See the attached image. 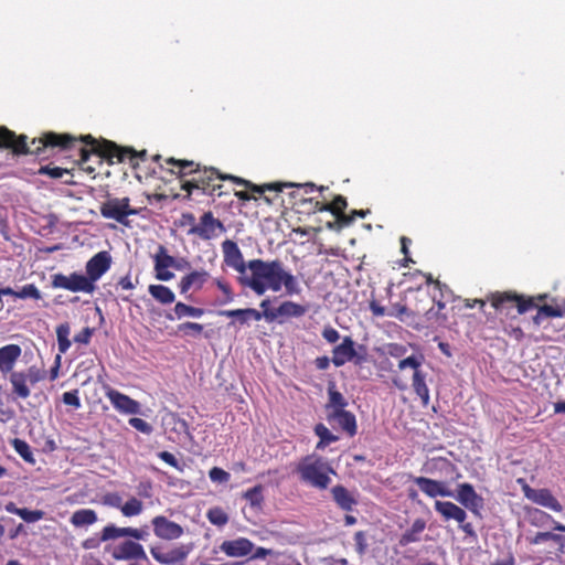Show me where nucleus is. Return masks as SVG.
Returning <instances> with one entry per match:
<instances>
[{"mask_svg":"<svg viewBox=\"0 0 565 565\" xmlns=\"http://www.w3.org/2000/svg\"><path fill=\"white\" fill-rule=\"evenodd\" d=\"M25 135L17 136L14 131L4 126H0V149H8L15 156L35 154L44 156L47 150L70 151L78 147L79 160L78 164L82 170L93 173L95 167L89 164L92 157L96 158V162L102 164V160L106 159L110 162L117 159L118 162L128 161L132 167L137 166V160H145L147 151H137L131 147H120L114 141H97L93 136L86 135L76 138L71 134H57L54 131H45L38 138L31 140L30 146L26 142Z\"/></svg>","mask_w":565,"mask_h":565,"instance_id":"obj_1","label":"nucleus"},{"mask_svg":"<svg viewBox=\"0 0 565 565\" xmlns=\"http://www.w3.org/2000/svg\"><path fill=\"white\" fill-rule=\"evenodd\" d=\"M250 270L252 276L246 281V287L258 296L264 295L267 290L278 292L282 287L289 296L301 292L297 277L285 268L280 259H253Z\"/></svg>","mask_w":565,"mask_h":565,"instance_id":"obj_2","label":"nucleus"},{"mask_svg":"<svg viewBox=\"0 0 565 565\" xmlns=\"http://www.w3.org/2000/svg\"><path fill=\"white\" fill-rule=\"evenodd\" d=\"M166 164L172 168L168 171L171 174H177L180 179L185 175H192L190 180L182 181L181 189L188 193V196L194 191L199 190L206 195L222 196V184L217 183L223 181L220 173L215 168H200L199 163L191 160H181L174 158L166 159Z\"/></svg>","mask_w":565,"mask_h":565,"instance_id":"obj_3","label":"nucleus"},{"mask_svg":"<svg viewBox=\"0 0 565 565\" xmlns=\"http://www.w3.org/2000/svg\"><path fill=\"white\" fill-rule=\"evenodd\" d=\"M425 355L422 352L413 353L397 363L399 374L392 377V384L399 391H406L409 385L416 396L420 399L423 407L430 403V391L428 382L430 381L428 372L424 369Z\"/></svg>","mask_w":565,"mask_h":565,"instance_id":"obj_4","label":"nucleus"},{"mask_svg":"<svg viewBox=\"0 0 565 565\" xmlns=\"http://www.w3.org/2000/svg\"><path fill=\"white\" fill-rule=\"evenodd\" d=\"M295 472L301 482L319 490H326L331 483L330 475L335 473L326 459L315 454L301 458Z\"/></svg>","mask_w":565,"mask_h":565,"instance_id":"obj_5","label":"nucleus"},{"mask_svg":"<svg viewBox=\"0 0 565 565\" xmlns=\"http://www.w3.org/2000/svg\"><path fill=\"white\" fill-rule=\"evenodd\" d=\"M148 531L146 527L118 526L115 523L105 525L99 534L83 541L82 546L85 550H96L102 543H109L119 537H132L135 540H146Z\"/></svg>","mask_w":565,"mask_h":565,"instance_id":"obj_6","label":"nucleus"},{"mask_svg":"<svg viewBox=\"0 0 565 565\" xmlns=\"http://www.w3.org/2000/svg\"><path fill=\"white\" fill-rule=\"evenodd\" d=\"M488 302L499 312L509 313L512 308H516L519 315H523L536 307L533 297L519 295L515 291H494L487 295Z\"/></svg>","mask_w":565,"mask_h":565,"instance_id":"obj_7","label":"nucleus"},{"mask_svg":"<svg viewBox=\"0 0 565 565\" xmlns=\"http://www.w3.org/2000/svg\"><path fill=\"white\" fill-rule=\"evenodd\" d=\"M222 252L225 264L239 274L237 280L243 287H246V281L250 279L252 276L250 265L253 259L246 263L238 245L231 239H226L222 243Z\"/></svg>","mask_w":565,"mask_h":565,"instance_id":"obj_8","label":"nucleus"},{"mask_svg":"<svg viewBox=\"0 0 565 565\" xmlns=\"http://www.w3.org/2000/svg\"><path fill=\"white\" fill-rule=\"evenodd\" d=\"M117 544H108L105 547L115 561H147V554L143 546L139 543L140 540L132 537H121Z\"/></svg>","mask_w":565,"mask_h":565,"instance_id":"obj_9","label":"nucleus"},{"mask_svg":"<svg viewBox=\"0 0 565 565\" xmlns=\"http://www.w3.org/2000/svg\"><path fill=\"white\" fill-rule=\"evenodd\" d=\"M360 350L363 351V353L355 350V342L351 337H344L342 342L333 348L331 361L338 367L350 361L360 365L366 361L365 348L360 345Z\"/></svg>","mask_w":565,"mask_h":565,"instance_id":"obj_10","label":"nucleus"},{"mask_svg":"<svg viewBox=\"0 0 565 565\" xmlns=\"http://www.w3.org/2000/svg\"><path fill=\"white\" fill-rule=\"evenodd\" d=\"M51 285L53 288H61L72 292H86L92 294L95 290V285L85 275L72 273L66 276L62 273L52 276Z\"/></svg>","mask_w":565,"mask_h":565,"instance_id":"obj_11","label":"nucleus"},{"mask_svg":"<svg viewBox=\"0 0 565 565\" xmlns=\"http://www.w3.org/2000/svg\"><path fill=\"white\" fill-rule=\"evenodd\" d=\"M225 231L226 227L224 224L218 218L214 217L211 211H207L202 214L198 224L191 226L188 234L196 235L203 241H210L225 233Z\"/></svg>","mask_w":565,"mask_h":565,"instance_id":"obj_12","label":"nucleus"},{"mask_svg":"<svg viewBox=\"0 0 565 565\" xmlns=\"http://www.w3.org/2000/svg\"><path fill=\"white\" fill-rule=\"evenodd\" d=\"M100 214L105 218L115 220L120 224H127V217L137 214V211L130 207L129 198L109 199L100 205Z\"/></svg>","mask_w":565,"mask_h":565,"instance_id":"obj_13","label":"nucleus"},{"mask_svg":"<svg viewBox=\"0 0 565 565\" xmlns=\"http://www.w3.org/2000/svg\"><path fill=\"white\" fill-rule=\"evenodd\" d=\"M307 312V307L291 300L282 301L274 311H265V320L268 323L278 322L282 323L287 319L300 318Z\"/></svg>","mask_w":565,"mask_h":565,"instance_id":"obj_14","label":"nucleus"},{"mask_svg":"<svg viewBox=\"0 0 565 565\" xmlns=\"http://www.w3.org/2000/svg\"><path fill=\"white\" fill-rule=\"evenodd\" d=\"M522 491L524 493V497L532 501L533 503L547 508L554 512L563 511V505L553 495L550 489H534L531 488L527 483H524L522 487Z\"/></svg>","mask_w":565,"mask_h":565,"instance_id":"obj_15","label":"nucleus"},{"mask_svg":"<svg viewBox=\"0 0 565 565\" xmlns=\"http://www.w3.org/2000/svg\"><path fill=\"white\" fill-rule=\"evenodd\" d=\"M189 548L185 545L173 547L152 546L150 547L151 556L160 564L174 565L183 562L188 554Z\"/></svg>","mask_w":565,"mask_h":565,"instance_id":"obj_16","label":"nucleus"},{"mask_svg":"<svg viewBox=\"0 0 565 565\" xmlns=\"http://www.w3.org/2000/svg\"><path fill=\"white\" fill-rule=\"evenodd\" d=\"M153 533L157 537L166 541L177 540L182 536L183 529L180 524L163 515H157L151 520Z\"/></svg>","mask_w":565,"mask_h":565,"instance_id":"obj_17","label":"nucleus"},{"mask_svg":"<svg viewBox=\"0 0 565 565\" xmlns=\"http://www.w3.org/2000/svg\"><path fill=\"white\" fill-rule=\"evenodd\" d=\"M309 202L315 204L316 211L331 212L337 217V221L342 225H350L353 222V216H348L344 213V210L348 206V202H347V199L342 195L334 196L332 202L329 204H324L319 201L313 202L312 199H310Z\"/></svg>","mask_w":565,"mask_h":565,"instance_id":"obj_18","label":"nucleus"},{"mask_svg":"<svg viewBox=\"0 0 565 565\" xmlns=\"http://www.w3.org/2000/svg\"><path fill=\"white\" fill-rule=\"evenodd\" d=\"M110 265L111 256L106 250L98 252L86 263V277L92 285H95V281L110 268Z\"/></svg>","mask_w":565,"mask_h":565,"instance_id":"obj_19","label":"nucleus"},{"mask_svg":"<svg viewBox=\"0 0 565 565\" xmlns=\"http://www.w3.org/2000/svg\"><path fill=\"white\" fill-rule=\"evenodd\" d=\"M457 500L476 515H480L483 507V499L479 495L472 484L460 483L457 487Z\"/></svg>","mask_w":565,"mask_h":565,"instance_id":"obj_20","label":"nucleus"},{"mask_svg":"<svg viewBox=\"0 0 565 565\" xmlns=\"http://www.w3.org/2000/svg\"><path fill=\"white\" fill-rule=\"evenodd\" d=\"M106 397L109 399L115 409L121 414L136 415L140 413V404L130 396L114 390L106 391Z\"/></svg>","mask_w":565,"mask_h":565,"instance_id":"obj_21","label":"nucleus"},{"mask_svg":"<svg viewBox=\"0 0 565 565\" xmlns=\"http://www.w3.org/2000/svg\"><path fill=\"white\" fill-rule=\"evenodd\" d=\"M434 306L431 297L424 294L420 298H417L413 310L416 315H424L428 322L437 326H444L447 321V315L438 309L434 311Z\"/></svg>","mask_w":565,"mask_h":565,"instance_id":"obj_22","label":"nucleus"},{"mask_svg":"<svg viewBox=\"0 0 565 565\" xmlns=\"http://www.w3.org/2000/svg\"><path fill=\"white\" fill-rule=\"evenodd\" d=\"M327 420L332 427L343 430L349 437H354L358 433L355 415L349 411L329 412Z\"/></svg>","mask_w":565,"mask_h":565,"instance_id":"obj_23","label":"nucleus"},{"mask_svg":"<svg viewBox=\"0 0 565 565\" xmlns=\"http://www.w3.org/2000/svg\"><path fill=\"white\" fill-rule=\"evenodd\" d=\"M174 257L168 254V249L163 245H159L153 255L156 278L162 281H169L174 274L169 270L174 265Z\"/></svg>","mask_w":565,"mask_h":565,"instance_id":"obj_24","label":"nucleus"},{"mask_svg":"<svg viewBox=\"0 0 565 565\" xmlns=\"http://www.w3.org/2000/svg\"><path fill=\"white\" fill-rule=\"evenodd\" d=\"M210 277V273L203 268L189 271L181 277L178 284L180 294L186 295L190 290H201Z\"/></svg>","mask_w":565,"mask_h":565,"instance_id":"obj_25","label":"nucleus"},{"mask_svg":"<svg viewBox=\"0 0 565 565\" xmlns=\"http://www.w3.org/2000/svg\"><path fill=\"white\" fill-rule=\"evenodd\" d=\"M218 315L233 318V320L228 323L230 327H235L236 323L244 326L247 324L250 320L259 321L265 319V312H260L254 308L221 310L218 311Z\"/></svg>","mask_w":565,"mask_h":565,"instance_id":"obj_26","label":"nucleus"},{"mask_svg":"<svg viewBox=\"0 0 565 565\" xmlns=\"http://www.w3.org/2000/svg\"><path fill=\"white\" fill-rule=\"evenodd\" d=\"M220 548L230 557H243L253 552L254 544L248 539L239 537L236 540L224 541Z\"/></svg>","mask_w":565,"mask_h":565,"instance_id":"obj_27","label":"nucleus"},{"mask_svg":"<svg viewBox=\"0 0 565 565\" xmlns=\"http://www.w3.org/2000/svg\"><path fill=\"white\" fill-rule=\"evenodd\" d=\"M413 481L428 497H449L451 492L446 488L445 483L426 477H413Z\"/></svg>","mask_w":565,"mask_h":565,"instance_id":"obj_28","label":"nucleus"},{"mask_svg":"<svg viewBox=\"0 0 565 565\" xmlns=\"http://www.w3.org/2000/svg\"><path fill=\"white\" fill-rule=\"evenodd\" d=\"M22 350L18 344H7L0 348V371L3 374L13 372L14 364L21 356Z\"/></svg>","mask_w":565,"mask_h":565,"instance_id":"obj_29","label":"nucleus"},{"mask_svg":"<svg viewBox=\"0 0 565 565\" xmlns=\"http://www.w3.org/2000/svg\"><path fill=\"white\" fill-rule=\"evenodd\" d=\"M435 510L441 514V516L448 520H455L458 523H462L467 519L466 511L459 505L450 501H436Z\"/></svg>","mask_w":565,"mask_h":565,"instance_id":"obj_30","label":"nucleus"},{"mask_svg":"<svg viewBox=\"0 0 565 565\" xmlns=\"http://www.w3.org/2000/svg\"><path fill=\"white\" fill-rule=\"evenodd\" d=\"M335 504L345 512H351L358 504L356 498L344 486L337 484L331 489Z\"/></svg>","mask_w":565,"mask_h":565,"instance_id":"obj_31","label":"nucleus"},{"mask_svg":"<svg viewBox=\"0 0 565 565\" xmlns=\"http://www.w3.org/2000/svg\"><path fill=\"white\" fill-rule=\"evenodd\" d=\"M9 381L11 383V393L14 398L26 399L31 395V391L28 386V375L23 371H13L10 373Z\"/></svg>","mask_w":565,"mask_h":565,"instance_id":"obj_32","label":"nucleus"},{"mask_svg":"<svg viewBox=\"0 0 565 565\" xmlns=\"http://www.w3.org/2000/svg\"><path fill=\"white\" fill-rule=\"evenodd\" d=\"M426 521L424 519H416L409 529H407L399 537V545L406 546L412 543L420 541V535L426 529Z\"/></svg>","mask_w":565,"mask_h":565,"instance_id":"obj_33","label":"nucleus"},{"mask_svg":"<svg viewBox=\"0 0 565 565\" xmlns=\"http://www.w3.org/2000/svg\"><path fill=\"white\" fill-rule=\"evenodd\" d=\"M347 406V398L337 390L334 383H330L328 385V403L326 405L327 413L344 411Z\"/></svg>","mask_w":565,"mask_h":565,"instance_id":"obj_34","label":"nucleus"},{"mask_svg":"<svg viewBox=\"0 0 565 565\" xmlns=\"http://www.w3.org/2000/svg\"><path fill=\"white\" fill-rule=\"evenodd\" d=\"M98 516L93 509H79L73 512L70 522L74 527H84L95 524Z\"/></svg>","mask_w":565,"mask_h":565,"instance_id":"obj_35","label":"nucleus"},{"mask_svg":"<svg viewBox=\"0 0 565 565\" xmlns=\"http://www.w3.org/2000/svg\"><path fill=\"white\" fill-rule=\"evenodd\" d=\"M527 541L532 545H537L543 542L553 541L557 544V552L564 553L565 550V535L556 534L553 532H537L534 536L527 537Z\"/></svg>","mask_w":565,"mask_h":565,"instance_id":"obj_36","label":"nucleus"},{"mask_svg":"<svg viewBox=\"0 0 565 565\" xmlns=\"http://www.w3.org/2000/svg\"><path fill=\"white\" fill-rule=\"evenodd\" d=\"M452 291L446 285L441 284L439 280L435 282V292L431 296L433 305H436L438 310L443 312L445 309L446 302L452 299Z\"/></svg>","mask_w":565,"mask_h":565,"instance_id":"obj_37","label":"nucleus"},{"mask_svg":"<svg viewBox=\"0 0 565 565\" xmlns=\"http://www.w3.org/2000/svg\"><path fill=\"white\" fill-rule=\"evenodd\" d=\"M534 309H537L536 315L534 316L533 320L536 324H541L542 320L545 318H562L565 317V305L563 303V307H553L550 305H543L540 306L536 303V307Z\"/></svg>","mask_w":565,"mask_h":565,"instance_id":"obj_38","label":"nucleus"},{"mask_svg":"<svg viewBox=\"0 0 565 565\" xmlns=\"http://www.w3.org/2000/svg\"><path fill=\"white\" fill-rule=\"evenodd\" d=\"M148 291L161 305H170L175 299L174 292L164 285H150Z\"/></svg>","mask_w":565,"mask_h":565,"instance_id":"obj_39","label":"nucleus"},{"mask_svg":"<svg viewBox=\"0 0 565 565\" xmlns=\"http://www.w3.org/2000/svg\"><path fill=\"white\" fill-rule=\"evenodd\" d=\"M71 327L68 322L61 323L56 327V338L60 353L64 354L72 345L70 340Z\"/></svg>","mask_w":565,"mask_h":565,"instance_id":"obj_40","label":"nucleus"},{"mask_svg":"<svg viewBox=\"0 0 565 565\" xmlns=\"http://www.w3.org/2000/svg\"><path fill=\"white\" fill-rule=\"evenodd\" d=\"M213 284L220 289L223 298L217 301L218 305H227L234 301L235 294L231 284L223 277H217L213 280Z\"/></svg>","mask_w":565,"mask_h":565,"instance_id":"obj_41","label":"nucleus"},{"mask_svg":"<svg viewBox=\"0 0 565 565\" xmlns=\"http://www.w3.org/2000/svg\"><path fill=\"white\" fill-rule=\"evenodd\" d=\"M315 434L320 438L318 441L316 448L317 449H323L326 446L335 443L339 440V437L333 435L328 427H326L323 424H317L315 426Z\"/></svg>","mask_w":565,"mask_h":565,"instance_id":"obj_42","label":"nucleus"},{"mask_svg":"<svg viewBox=\"0 0 565 565\" xmlns=\"http://www.w3.org/2000/svg\"><path fill=\"white\" fill-rule=\"evenodd\" d=\"M11 446L24 461L29 463H34L35 459L33 452L31 450L30 445L25 440L14 438L11 440Z\"/></svg>","mask_w":565,"mask_h":565,"instance_id":"obj_43","label":"nucleus"},{"mask_svg":"<svg viewBox=\"0 0 565 565\" xmlns=\"http://www.w3.org/2000/svg\"><path fill=\"white\" fill-rule=\"evenodd\" d=\"M173 311L178 319H182L184 317L200 318L204 315V310L202 308L189 306L181 301L175 303Z\"/></svg>","mask_w":565,"mask_h":565,"instance_id":"obj_44","label":"nucleus"},{"mask_svg":"<svg viewBox=\"0 0 565 565\" xmlns=\"http://www.w3.org/2000/svg\"><path fill=\"white\" fill-rule=\"evenodd\" d=\"M143 511V503L136 497H130L121 508V514L126 518L140 515Z\"/></svg>","mask_w":565,"mask_h":565,"instance_id":"obj_45","label":"nucleus"},{"mask_svg":"<svg viewBox=\"0 0 565 565\" xmlns=\"http://www.w3.org/2000/svg\"><path fill=\"white\" fill-rule=\"evenodd\" d=\"M263 491H264L263 486L257 484V486L246 490L242 494V497L250 504V507L259 508L264 502Z\"/></svg>","mask_w":565,"mask_h":565,"instance_id":"obj_46","label":"nucleus"},{"mask_svg":"<svg viewBox=\"0 0 565 565\" xmlns=\"http://www.w3.org/2000/svg\"><path fill=\"white\" fill-rule=\"evenodd\" d=\"M287 186V184L274 182V183H264V184H255L249 181V184L246 189L250 190L254 193H257L259 195L264 194L266 191H275V192H281L282 189Z\"/></svg>","mask_w":565,"mask_h":565,"instance_id":"obj_47","label":"nucleus"},{"mask_svg":"<svg viewBox=\"0 0 565 565\" xmlns=\"http://www.w3.org/2000/svg\"><path fill=\"white\" fill-rule=\"evenodd\" d=\"M17 298H20V299L31 298L34 300H39L42 298V295H41V291L39 290V288L34 284H26L17 292Z\"/></svg>","mask_w":565,"mask_h":565,"instance_id":"obj_48","label":"nucleus"},{"mask_svg":"<svg viewBox=\"0 0 565 565\" xmlns=\"http://www.w3.org/2000/svg\"><path fill=\"white\" fill-rule=\"evenodd\" d=\"M67 173H70L68 170L61 167L42 166L38 170V174L49 175L52 179H60Z\"/></svg>","mask_w":565,"mask_h":565,"instance_id":"obj_49","label":"nucleus"},{"mask_svg":"<svg viewBox=\"0 0 565 565\" xmlns=\"http://www.w3.org/2000/svg\"><path fill=\"white\" fill-rule=\"evenodd\" d=\"M178 330L185 335H199L203 331V324L188 321L179 324Z\"/></svg>","mask_w":565,"mask_h":565,"instance_id":"obj_50","label":"nucleus"},{"mask_svg":"<svg viewBox=\"0 0 565 565\" xmlns=\"http://www.w3.org/2000/svg\"><path fill=\"white\" fill-rule=\"evenodd\" d=\"M44 514L45 513L42 510H33L32 511V510L22 508L19 516L28 523H33V522H38V521L42 520L44 518Z\"/></svg>","mask_w":565,"mask_h":565,"instance_id":"obj_51","label":"nucleus"},{"mask_svg":"<svg viewBox=\"0 0 565 565\" xmlns=\"http://www.w3.org/2000/svg\"><path fill=\"white\" fill-rule=\"evenodd\" d=\"M62 401L65 405L72 406L75 409H78L82 406L81 399L78 396V390H73V391L63 393Z\"/></svg>","mask_w":565,"mask_h":565,"instance_id":"obj_52","label":"nucleus"},{"mask_svg":"<svg viewBox=\"0 0 565 565\" xmlns=\"http://www.w3.org/2000/svg\"><path fill=\"white\" fill-rule=\"evenodd\" d=\"M209 477L213 482L225 483L230 480L231 476L227 471L222 468L213 467L209 471Z\"/></svg>","mask_w":565,"mask_h":565,"instance_id":"obj_53","label":"nucleus"},{"mask_svg":"<svg viewBox=\"0 0 565 565\" xmlns=\"http://www.w3.org/2000/svg\"><path fill=\"white\" fill-rule=\"evenodd\" d=\"M209 521L215 525H224L228 518L221 509H212L207 513Z\"/></svg>","mask_w":565,"mask_h":565,"instance_id":"obj_54","label":"nucleus"},{"mask_svg":"<svg viewBox=\"0 0 565 565\" xmlns=\"http://www.w3.org/2000/svg\"><path fill=\"white\" fill-rule=\"evenodd\" d=\"M103 503L105 505L118 509L121 512V508L124 505L121 497L116 492L106 493L103 497Z\"/></svg>","mask_w":565,"mask_h":565,"instance_id":"obj_55","label":"nucleus"},{"mask_svg":"<svg viewBox=\"0 0 565 565\" xmlns=\"http://www.w3.org/2000/svg\"><path fill=\"white\" fill-rule=\"evenodd\" d=\"M128 423L131 427H134L135 429H137L140 433L150 434L152 431L151 425L149 423H147L146 420H143L142 418L131 417L128 420Z\"/></svg>","mask_w":565,"mask_h":565,"instance_id":"obj_56","label":"nucleus"},{"mask_svg":"<svg viewBox=\"0 0 565 565\" xmlns=\"http://www.w3.org/2000/svg\"><path fill=\"white\" fill-rule=\"evenodd\" d=\"M387 353L399 361L406 358L405 354L407 353V347L398 343H391L387 345Z\"/></svg>","mask_w":565,"mask_h":565,"instance_id":"obj_57","label":"nucleus"},{"mask_svg":"<svg viewBox=\"0 0 565 565\" xmlns=\"http://www.w3.org/2000/svg\"><path fill=\"white\" fill-rule=\"evenodd\" d=\"M25 375H28L29 382L33 385V384H36L38 382H41L45 379V371L40 370L39 367L33 365L28 369V371L25 372Z\"/></svg>","mask_w":565,"mask_h":565,"instance_id":"obj_58","label":"nucleus"},{"mask_svg":"<svg viewBox=\"0 0 565 565\" xmlns=\"http://www.w3.org/2000/svg\"><path fill=\"white\" fill-rule=\"evenodd\" d=\"M158 457L164 461L166 463H168L169 466L175 468L177 470L179 471H183V466L179 463V461L177 460V458L174 457L173 454L164 450V451H160L158 454Z\"/></svg>","mask_w":565,"mask_h":565,"instance_id":"obj_59","label":"nucleus"},{"mask_svg":"<svg viewBox=\"0 0 565 565\" xmlns=\"http://www.w3.org/2000/svg\"><path fill=\"white\" fill-rule=\"evenodd\" d=\"M355 548L359 554H364L367 547L366 536L363 531H359L354 534Z\"/></svg>","mask_w":565,"mask_h":565,"instance_id":"obj_60","label":"nucleus"},{"mask_svg":"<svg viewBox=\"0 0 565 565\" xmlns=\"http://www.w3.org/2000/svg\"><path fill=\"white\" fill-rule=\"evenodd\" d=\"M322 337L327 342L335 343L340 339V333L333 327L328 326L323 329Z\"/></svg>","mask_w":565,"mask_h":565,"instance_id":"obj_61","label":"nucleus"},{"mask_svg":"<svg viewBox=\"0 0 565 565\" xmlns=\"http://www.w3.org/2000/svg\"><path fill=\"white\" fill-rule=\"evenodd\" d=\"M93 335V329L89 327L84 328L81 332L75 334L74 341L81 344H88Z\"/></svg>","mask_w":565,"mask_h":565,"instance_id":"obj_62","label":"nucleus"},{"mask_svg":"<svg viewBox=\"0 0 565 565\" xmlns=\"http://www.w3.org/2000/svg\"><path fill=\"white\" fill-rule=\"evenodd\" d=\"M370 310L375 317H384L386 315L385 307L381 306L375 300L370 302Z\"/></svg>","mask_w":565,"mask_h":565,"instance_id":"obj_63","label":"nucleus"},{"mask_svg":"<svg viewBox=\"0 0 565 565\" xmlns=\"http://www.w3.org/2000/svg\"><path fill=\"white\" fill-rule=\"evenodd\" d=\"M460 524V529L462 530V532L469 536V537H472V539H477V533L473 529V525L472 523L470 522H462V523H459Z\"/></svg>","mask_w":565,"mask_h":565,"instance_id":"obj_64","label":"nucleus"}]
</instances>
